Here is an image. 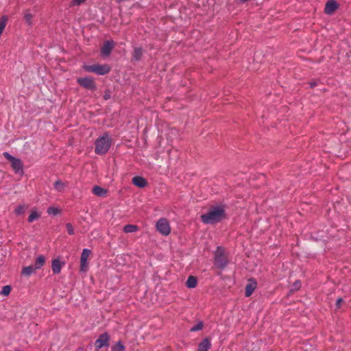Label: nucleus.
I'll return each mask as SVG.
<instances>
[{
    "label": "nucleus",
    "instance_id": "obj_2",
    "mask_svg": "<svg viewBox=\"0 0 351 351\" xmlns=\"http://www.w3.org/2000/svg\"><path fill=\"white\" fill-rule=\"evenodd\" d=\"M228 256L226 252V250L222 246H217L214 252L213 265L220 270H223L228 265Z\"/></svg>",
    "mask_w": 351,
    "mask_h": 351
},
{
    "label": "nucleus",
    "instance_id": "obj_6",
    "mask_svg": "<svg viewBox=\"0 0 351 351\" xmlns=\"http://www.w3.org/2000/svg\"><path fill=\"white\" fill-rule=\"evenodd\" d=\"M110 337L107 332L99 335L98 339L95 342V350L99 351L103 347H109Z\"/></svg>",
    "mask_w": 351,
    "mask_h": 351
},
{
    "label": "nucleus",
    "instance_id": "obj_3",
    "mask_svg": "<svg viewBox=\"0 0 351 351\" xmlns=\"http://www.w3.org/2000/svg\"><path fill=\"white\" fill-rule=\"evenodd\" d=\"M111 138L108 136V134L97 138L95 143V152L99 155L106 154L111 146Z\"/></svg>",
    "mask_w": 351,
    "mask_h": 351
},
{
    "label": "nucleus",
    "instance_id": "obj_14",
    "mask_svg": "<svg viewBox=\"0 0 351 351\" xmlns=\"http://www.w3.org/2000/svg\"><path fill=\"white\" fill-rule=\"evenodd\" d=\"M211 338L206 337L199 343L197 351H208L211 348Z\"/></svg>",
    "mask_w": 351,
    "mask_h": 351
},
{
    "label": "nucleus",
    "instance_id": "obj_12",
    "mask_svg": "<svg viewBox=\"0 0 351 351\" xmlns=\"http://www.w3.org/2000/svg\"><path fill=\"white\" fill-rule=\"evenodd\" d=\"M10 162L11 167L15 173L23 174V162L20 158L14 157Z\"/></svg>",
    "mask_w": 351,
    "mask_h": 351
},
{
    "label": "nucleus",
    "instance_id": "obj_16",
    "mask_svg": "<svg viewBox=\"0 0 351 351\" xmlns=\"http://www.w3.org/2000/svg\"><path fill=\"white\" fill-rule=\"evenodd\" d=\"M65 265V262H60L59 258L53 259L51 262V269L53 274H58L61 271L62 267Z\"/></svg>",
    "mask_w": 351,
    "mask_h": 351
},
{
    "label": "nucleus",
    "instance_id": "obj_36",
    "mask_svg": "<svg viewBox=\"0 0 351 351\" xmlns=\"http://www.w3.org/2000/svg\"><path fill=\"white\" fill-rule=\"evenodd\" d=\"M343 302V299L341 298H339L336 301V306L337 308L341 307V304Z\"/></svg>",
    "mask_w": 351,
    "mask_h": 351
},
{
    "label": "nucleus",
    "instance_id": "obj_24",
    "mask_svg": "<svg viewBox=\"0 0 351 351\" xmlns=\"http://www.w3.org/2000/svg\"><path fill=\"white\" fill-rule=\"evenodd\" d=\"M8 22V16L3 15L0 18V36H1Z\"/></svg>",
    "mask_w": 351,
    "mask_h": 351
},
{
    "label": "nucleus",
    "instance_id": "obj_13",
    "mask_svg": "<svg viewBox=\"0 0 351 351\" xmlns=\"http://www.w3.org/2000/svg\"><path fill=\"white\" fill-rule=\"evenodd\" d=\"M143 53L144 49L142 47H134L133 51L132 53V62H139L142 59Z\"/></svg>",
    "mask_w": 351,
    "mask_h": 351
},
{
    "label": "nucleus",
    "instance_id": "obj_8",
    "mask_svg": "<svg viewBox=\"0 0 351 351\" xmlns=\"http://www.w3.org/2000/svg\"><path fill=\"white\" fill-rule=\"evenodd\" d=\"M91 254V250L88 248H84L82 250L80 256V271L86 272L88 268V263L87 261L88 257Z\"/></svg>",
    "mask_w": 351,
    "mask_h": 351
},
{
    "label": "nucleus",
    "instance_id": "obj_4",
    "mask_svg": "<svg viewBox=\"0 0 351 351\" xmlns=\"http://www.w3.org/2000/svg\"><path fill=\"white\" fill-rule=\"evenodd\" d=\"M82 68L86 72L94 73L99 75L108 74L111 71V66L107 64L84 65Z\"/></svg>",
    "mask_w": 351,
    "mask_h": 351
},
{
    "label": "nucleus",
    "instance_id": "obj_37",
    "mask_svg": "<svg viewBox=\"0 0 351 351\" xmlns=\"http://www.w3.org/2000/svg\"><path fill=\"white\" fill-rule=\"evenodd\" d=\"M308 84H309V86L311 88H313L314 87H315L317 85V82L316 81H313V82H310L308 83Z\"/></svg>",
    "mask_w": 351,
    "mask_h": 351
},
{
    "label": "nucleus",
    "instance_id": "obj_18",
    "mask_svg": "<svg viewBox=\"0 0 351 351\" xmlns=\"http://www.w3.org/2000/svg\"><path fill=\"white\" fill-rule=\"evenodd\" d=\"M92 192L93 194L99 197H104L107 193V190L104 188L96 185L93 186Z\"/></svg>",
    "mask_w": 351,
    "mask_h": 351
},
{
    "label": "nucleus",
    "instance_id": "obj_26",
    "mask_svg": "<svg viewBox=\"0 0 351 351\" xmlns=\"http://www.w3.org/2000/svg\"><path fill=\"white\" fill-rule=\"evenodd\" d=\"M12 291V287L10 285H5L3 287L2 290L0 292V295L3 296H8L10 295Z\"/></svg>",
    "mask_w": 351,
    "mask_h": 351
},
{
    "label": "nucleus",
    "instance_id": "obj_27",
    "mask_svg": "<svg viewBox=\"0 0 351 351\" xmlns=\"http://www.w3.org/2000/svg\"><path fill=\"white\" fill-rule=\"evenodd\" d=\"M302 286V282L300 280H295L292 285V287L290 290L291 292H294L298 291Z\"/></svg>",
    "mask_w": 351,
    "mask_h": 351
},
{
    "label": "nucleus",
    "instance_id": "obj_22",
    "mask_svg": "<svg viewBox=\"0 0 351 351\" xmlns=\"http://www.w3.org/2000/svg\"><path fill=\"white\" fill-rule=\"evenodd\" d=\"M125 347L121 340L112 346V351H125Z\"/></svg>",
    "mask_w": 351,
    "mask_h": 351
},
{
    "label": "nucleus",
    "instance_id": "obj_32",
    "mask_svg": "<svg viewBox=\"0 0 351 351\" xmlns=\"http://www.w3.org/2000/svg\"><path fill=\"white\" fill-rule=\"evenodd\" d=\"M111 90L110 89H106L104 91V94L103 95V98L104 100H108L109 99H110L111 97Z\"/></svg>",
    "mask_w": 351,
    "mask_h": 351
},
{
    "label": "nucleus",
    "instance_id": "obj_11",
    "mask_svg": "<svg viewBox=\"0 0 351 351\" xmlns=\"http://www.w3.org/2000/svg\"><path fill=\"white\" fill-rule=\"evenodd\" d=\"M257 287V281L255 278H251L248 280V283L245 288V296L248 298L252 295Z\"/></svg>",
    "mask_w": 351,
    "mask_h": 351
},
{
    "label": "nucleus",
    "instance_id": "obj_25",
    "mask_svg": "<svg viewBox=\"0 0 351 351\" xmlns=\"http://www.w3.org/2000/svg\"><path fill=\"white\" fill-rule=\"evenodd\" d=\"M204 327V322L199 321L197 324L190 328V332H196L202 330Z\"/></svg>",
    "mask_w": 351,
    "mask_h": 351
},
{
    "label": "nucleus",
    "instance_id": "obj_23",
    "mask_svg": "<svg viewBox=\"0 0 351 351\" xmlns=\"http://www.w3.org/2000/svg\"><path fill=\"white\" fill-rule=\"evenodd\" d=\"M40 217V215L37 212L36 210H34L28 217L27 221L29 223H32L34 221L38 219Z\"/></svg>",
    "mask_w": 351,
    "mask_h": 351
},
{
    "label": "nucleus",
    "instance_id": "obj_9",
    "mask_svg": "<svg viewBox=\"0 0 351 351\" xmlns=\"http://www.w3.org/2000/svg\"><path fill=\"white\" fill-rule=\"evenodd\" d=\"M114 46L115 43L112 40L104 41L103 46L100 48L101 55L103 57L109 56L111 54Z\"/></svg>",
    "mask_w": 351,
    "mask_h": 351
},
{
    "label": "nucleus",
    "instance_id": "obj_28",
    "mask_svg": "<svg viewBox=\"0 0 351 351\" xmlns=\"http://www.w3.org/2000/svg\"><path fill=\"white\" fill-rule=\"evenodd\" d=\"M25 207L26 206L25 205L17 206L14 209V213L18 216L23 215L25 213Z\"/></svg>",
    "mask_w": 351,
    "mask_h": 351
},
{
    "label": "nucleus",
    "instance_id": "obj_15",
    "mask_svg": "<svg viewBox=\"0 0 351 351\" xmlns=\"http://www.w3.org/2000/svg\"><path fill=\"white\" fill-rule=\"evenodd\" d=\"M132 183L140 189L145 188L148 184L147 180L145 178L139 176L133 177Z\"/></svg>",
    "mask_w": 351,
    "mask_h": 351
},
{
    "label": "nucleus",
    "instance_id": "obj_7",
    "mask_svg": "<svg viewBox=\"0 0 351 351\" xmlns=\"http://www.w3.org/2000/svg\"><path fill=\"white\" fill-rule=\"evenodd\" d=\"M156 228L158 232L164 236H167L171 232L169 223L166 218H160L156 223Z\"/></svg>",
    "mask_w": 351,
    "mask_h": 351
},
{
    "label": "nucleus",
    "instance_id": "obj_30",
    "mask_svg": "<svg viewBox=\"0 0 351 351\" xmlns=\"http://www.w3.org/2000/svg\"><path fill=\"white\" fill-rule=\"evenodd\" d=\"M47 213L49 215H56L60 213V210L58 208L51 206L47 209Z\"/></svg>",
    "mask_w": 351,
    "mask_h": 351
},
{
    "label": "nucleus",
    "instance_id": "obj_29",
    "mask_svg": "<svg viewBox=\"0 0 351 351\" xmlns=\"http://www.w3.org/2000/svg\"><path fill=\"white\" fill-rule=\"evenodd\" d=\"M64 186H65V184L60 180H57L54 183V188L58 191H62L63 190V189L64 188Z\"/></svg>",
    "mask_w": 351,
    "mask_h": 351
},
{
    "label": "nucleus",
    "instance_id": "obj_34",
    "mask_svg": "<svg viewBox=\"0 0 351 351\" xmlns=\"http://www.w3.org/2000/svg\"><path fill=\"white\" fill-rule=\"evenodd\" d=\"M3 155L10 162L12 161L14 159V156H12L11 154H10L7 152H3Z\"/></svg>",
    "mask_w": 351,
    "mask_h": 351
},
{
    "label": "nucleus",
    "instance_id": "obj_20",
    "mask_svg": "<svg viewBox=\"0 0 351 351\" xmlns=\"http://www.w3.org/2000/svg\"><path fill=\"white\" fill-rule=\"evenodd\" d=\"M36 268L34 265H29L27 267H24L21 271V274L25 276H29L33 273L35 272Z\"/></svg>",
    "mask_w": 351,
    "mask_h": 351
},
{
    "label": "nucleus",
    "instance_id": "obj_1",
    "mask_svg": "<svg viewBox=\"0 0 351 351\" xmlns=\"http://www.w3.org/2000/svg\"><path fill=\"white\" fill-rule=\"evenodd\" d=\"M224 205L212 206L206 213L201 215V220L204 224H215L226 218Z\"/></svg>",
    "mask_w": 351,
    "mask_h": 351
},
{
    "label": "nucleus",
    "instance_id": "obj_5",
    "mask_svg": "<svg viewBox=\"0 0 351 351\" xmlns=\"http://www.w3.org/2000/svg\"><path fill=\"white\" fill-rule=\"evenodd\" d=\"M77 83L80 86L90 91L97 89V84L93 77L85 76L77 79Z\"/></svg>",
    "mask_w": 351,
    "mask_h": 351
},
{
    "label": "nucleus",
    "instance_id": "obj_19",
    "mask_svg": "<svg viewBox=\"0 0 351 351\" xmlns=\"http://www.w3.org/2000/svg\"><path fill=\"white\" fill-rule=\"evenodd\" d=\"M46 258L44 255H39L34 263V267L36 269H40L43 267L44 264L45 263Z\"/></svg>",
    "mask_w": 351,
    "mask_h": 351
},
{
    "label": "nucleus",
    "instance_id": "obj_31",
    "mask_svg": "<svg viewBox=\"0 0 351 351\" xmlns=\"http://www.w3.org/2000/svg\"><path fill=\"white\" fill-rule=\"evenodd\" d=\"M66 230H67V232L69 235H73L74 234V228H73V225L71 223H67L66 224Z\"/></svg>",
    "mask_w": 351,
    "mask_h": 351
},
{
    "label": "nucleus",
    "instance_id": "obj_21",
    "mask_svg": "<svg viewBox=\"0 0 351 351\" xmlns=\"http://www.w3.org/2000/svg\"><path fill=\"white\" fill-rule=\"evenodd\" d=\"M139 228L136 225L127 224L123 227V232L125 233H132L138 230Z\"/></svg>",
    "mask_w": 351,
    "mask_h": 351
},
{
    "label": "nucleus",
    "instance_id": "obj_35",
    "mask_svg": "<svg viewBox=\"0 0 351 351\" xmlns=\"http://www.w3.org/2000/svg\"><path fill=\"white\" fill-rule=\"evenodd\" d=\"M86 0H73L72 3L75 5H80L83 3Z\"/></svg>",
    "mask_w": 351,
    "mask_h": 351
},
{
    "label": "nucleus",
    "instance_id": "obj_17",
    "mask_svg": "<svg viewBox=\"0 0 351 351\" xmlns=\"http://www.w3.org/2000/svg\"><path fill=\"white\" fill-rule=\"evenodd\" d=\"M185 285L189 289H193L197 285V278L194 276H189L185 282Z\"/></svg>",
    "mask_w": 351,
    "mask_h": 351
},
{
    "label": "nucleus",
    "instance_id": "obj_10",
    "mask_svg": "<svg viewBox=\"0 0 351 351\" xmlns=\"http://www.w3.org/2000/svg\"><path fill=\"white\" fill-rule=\"evenodd\" d=\"M339 8V4L335 0H328L325 4L324 13L328 15H331Z\"/></svg>",
    "mask_w": 351,
    "mask_h": 351
},
{
    "label": "nucleus",
    "instance_id": "obj_33",
    "mask_svg": "<svg viewBox=\"0 0 351 351\" xmlns=\"http://www.w3.org/2000/svg\"><path fill=\"white\" fill-rule=\"evenodd\" d=\"M33 16L31 13H26L25 15H24V19L29 23V24H31L32 22H31V20L32 19Z\"/></svg>",
    "mask_w": 351,
    "mask_h": 351
}]
</instances>
